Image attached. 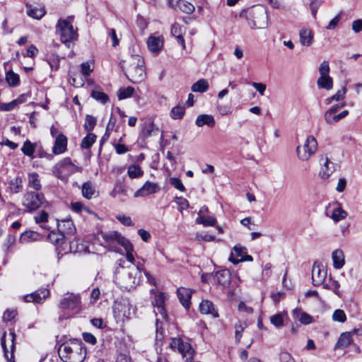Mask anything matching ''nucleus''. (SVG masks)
I'll return each instance as SVG.
<instances>
[{
  "label": "nucleus",
  "mask_w": 362,
  "mask_h": 362,
  "mask_svg": "<svg viewBox=\"0 0 362 362\" xmlns=\"http://www.w3.org/2000/svg\"><path fill=\"white\" fill-rule=\"evenodd\" d=\"M35 146L34 144L29 141H26L22 147V151L25 155L32 156L35 152Z\"/></svg>",
  "instance_id": "864d4df0"
},
{
  "label": "nucleus",
  "mask_w": 362,
  "mask_h": 362,
  "mask_svg": "<svg viewBox=\"0 0 362 362\" xmlns=\"http://www.w3.org/2000/svg\"><path fill=\"white\" fill-rule=\"evenodd\" d=\"M34 236H36V234L32 231H27L21 234L20 237V242L22 243L29 242L31 240H34Z\"/></svg>",
  "instance_id": "e2e57ef3"
},
{
  "label": "nucleus",
  "mask_w": 362,
  "mask_h": 362,
  "mask_svg": "<svg viewBox=\"0 0 362 362\" xmlns=\"http://www.w3.org/2000/svg\"><path fill=\"white\" fill-rule=\"evenodd\" d=\"M93 67L91 66L90 62H83L81 64V71L83 76L86 77L90 76V74L93 72Z\"/></svg>",
  "instance_id": "6e6d98bb"
},
{
  "label": "nucleus",
  "mask_w": 362,
  "mask_h": 362,
  "mask_svg": "<svg viewBox=\"0 0 362 362\" xmlns=\"http://www.w3.org/2000/svg\"><path fill=\"white\" fill-rule=\"evenodd\" d=\"M58 353L64 362H83L86 349L81 341L74 340L63 343Z\"/></svg>",
  "instance_id": "7ed1b4c3"
},
{
  "label": "nucleus",
  "mask_w": 362,
  "mask_h": 362,
  "mask_svg": "<svg viewBox=\"0 0 362 362\" xmlns=\"http://www.w3.org/2000/svg\"><path fill=\"white\" fill-rule=\"evenodd\" d=\"M96 123V117L90 115H87L86 116L83 127L88 132L87 136H96L94 134L90 133L94 129Z\"/></svg>",
  "instance_id": "c9c22d12"
},
{
  "label": "nucleus",
  "mask_w": 362,
  "mask_h": 362,
  "mask_svg": "<svg viewBox=\"0 0 362 362\" xmlns=\"http://www.w3.org/2000/svg\"><path fill=\"white\" fill-rule=\"evenodd\" d=\"M117 219L124 226H131L134 224L130 216L125 215H117Z\"/></svg>",
  "instance_id": "338daca9"
},
{
  "label": "nucleus",
  "mask_w": 362,
  "mask_h": 362,
  "mask_svg": "<svg viewBox=\"0 0 362 362\" xmlns=\"http://www.w3.org/2000/svg\"><path fill=\"white\" fill-rule=\"evenodd\" d=\"M324 287L332 290L335 294H337L338 296H341V293L339 291L340 284L338 281H332L329 284H325Z\"/></svg>",
  "instance_id": "4d7b16f0"
},
{
  "label": "nucleus",
  "mask_w": 362,
  "mask_h": 362,
  "mask_svg": "<svg viewBox=\"0 0 362 362\" xmlns=\"http://www.w3.org/2000/svg\"><path fill=\"white\" fill-rule=\"evenodd\" d=\"M209 88V83L206 79H199L191 88L193 92L204 93Z\"/></svg>",
  "instance_id": "ea45409f"
},
{
  "label": "nucleus",
  "mask_w": 362,
  "mask_h": 362,
  "mask_svg": "<svg viewBox=\"0 0 362 362\" xmlns=\"http://www.w3.org/2000/svg\"><path fill=\"white\" fill-rule=\"evenodd\" d=\"M240 17H245L248 19L249 16L252 17V25L253 28H262L267 24V22L264 21L261 23L259 20V16L263 19L267 18V11L263 8H258L257 9H252L250 11H243L240 14Z\"/></svg>",
  "instance_id": "9b49d317"
},
{
  "label": "nucleus",
  "mask_w": 362,
  "mask_h": 362,
  "mask_svg": "<svg viewBox=\"0 0 362 362\" xmlns=\"http://www.w3.org/2000/svg\"><path fill=\"white\" fill-rule=\"evenodd\" d=\"M319 72L320 76L317 81V85L319 88H324L327 90L333 87L332 78L329 76V65L328 62L324 61L320 66Z\"/></svg>",
  "instance_id": "9d476101"
},
{
  "label": "nucleus",
  "mask_w": 362,
  "mask_h": 362,
  "mask_svg": "<svg viewBox=\"0 0 362 362\" xmlns=\"http://www.w3.org/2000/svg\"><path fill=\"white\" fill-rule=\"evenodd\" d=\"M214 279L223 287H226L230 283V274L228 270L218 271L215 274Z\"/></svg>",
  "instance_id": "393cba45"
},
{
  "label": "nucleus",
  "mask_w": 362,
  "mask_h": 362,
  "mask_svg": "<svg viewBox=\"0 0 362 362\" xmlns=\"http://www.w3.org/2000/svg\"><path fill=\"white\" fill-rule=\"evenodd\" d=\"M318 144L315 137H303L296 148V153L298 158L306 161L315 153L317 150Z\"/></svg>",
  "instance_id": "0eeeda50"
},
{
  "label": "nucleus",
  "mask_w": 362,
  "mask_h": 362,
  "mask_svg": "<svg viewBox=\"0 0 362 362\" xmlns=\"http://www.w3.org/2000/svg\"><path fill=\"white\" fill-rule=\"evenodd\" d=\"M293 318L300 321L302 324L309 325L313 322V317L305 312H302L300 309H294L292 313Z\"/></svg>",
  "instance_id": "c85d7f7f"
},
{
  "label": "nucleus",
  "mask_w": 362,
  "mask_h": 362,
  "mask_svg": "<svg viewBox=\"0 0 362 362\" xmlns=\"http://www.w3.org/2000/svg\"><path fill=\"white\" fill-rule=\"evenodd\" d=\"M143 132L148 136H157L158 134H163V132L151 122L146 123L143 129Z\"/></svg>",
  "instance_id": "473e14b6"
},
{
  "label": "nucleus",
  "mask_w": 362,
  "mask_h": 362,
  "mask_svg": "<svg viewBox=\"0 0 362 362\" xmlns=\"http://www.w3.org/2000/svg\"><path fill=\"white\" fill-rule=\"evenodd\" d=\"M127 78L133 83H139L144 81L146 71L144 60L139 54L131 55L127 60L120 62Z\"/></svg>",
  "instance_id": "f03ea898"
},
{
  "label": "nucleus",
  "mask_w": 362,
  "mask_h": 362,
  "mask_svg": "<svg viewBox=\"0 0 362 362\" xmlns=\"http://www.w3.org/2000/svg\"><path fill=\"white\" fill-rule=\"evenodd\" d=\"M28 187L33 188L36 191L40 190L42 185L37 173H31L28 177Z\"/></svg>",
  "instance_id": "72a5a7b5"
},
{
  "label": "nucleus",
  "mask_w": 362,
  "mask_h": 362,
  "mask_svg": "<svg viewBox=\"0 0 362 362\" xmlns=\"http://www.w3.org/2000/svg\"><path fill=\"white\" fill-rule=\"evenodd\" d=\"M91 97L103 104L106 103L109 100V98L107 94L98 90H93L91 92Z\"/></svg>",
  "instance_id": "09e8293b"
},
{
  "label": "nucleus",
  "mask_w": 362,
  "mask_h": 362,
  "mask_svg": "<svg viewBox=\"0 0 362 362\" xmlns=\"http://www.w3.org/2000/svg\"><path fill=\"white\" fill-rule=\"evenodd\" d=\"M116 118L111 115L107 125L106 127L105 136H110L112 133H117L119 127H115Z\"/></svg>",
  "instance_id": "c03bdc74"
},
{
  "label": "nucleus",
  "mask_w": 362,
  "mask_h": 362,
  "mask_svg": "<svg viewBox=\"0 0 362 362\" xmlns=\"http://www.w3.org/2000/svg\"><path fill=\"white\" fill-rule=\"evenodd\" d=\"M67 147L66 137H56V140L52 148V152L59 155L66 151Z\"/></svg>",
  "instance_id": "c756f323"
},
{
  "label": "nucleus",
  "mask_w": 362,
  "mask_h": 362,
  "mask_svg": "<svg viewBox=\"0 0 362 362\" xmlns=\"http://www.w3.org/2000/svg\"><path fill=\"white\" fill-rule=\"evenodd\" d=\"M327 276V270L324 265L320 262H315L312 270V280L314 286L322 284Z\"/></svg>",
  "instance_id": "ddd939ff"
},
{
  "label": "nucleus",
  "mask_w": 362,
  "mask_h": 362,
  "mask_svg": "<svg viewBox=\"0 0 362 362\" xmlns=\"http://www.w3.org/2000/svg\"><path fill=\"white\" fill-rule=\"evenodd\" d=\"M47 238L55 245H62L65 241V237L63 233L53 231L49 233Z\"/></svg>",
  "instance_id": "79ce46f5"
},
{
  "label": "nucleus",
  "mask_w": 362,
  "mask_h": 362,
  "mask_svg": "<svg viewBox=\"0 0 362 362\" xmlns=\"http://www.w3.org/2000/svg\"><path fill=\"white\" fill-rule=\"evenodd\" d=\"M300 42L302 45L310 47L313 42V34L308 28H302L299 33Z\"/></svg>",
  "instance_id": "a878e982"
},
{
  "label": "nucleus",
  "mask_w": 362,
  "mask_h": 362,
  "mask_svg": "<svg viewBox=\"0 0 362 362\" xmlns=\"http://www.w3.org/2000/svg\"><path fill=\"white\" fill-rule=\"evenodd\" d=\"M134 92L133 87L129 86L127 88H120L117 92V97L119 100H124L131 97Z\"/></svg>",
  "instance_id": "49530a36"
},
{
  "label": "nucleus",
  "mask_w": 362,
  "mask_h": 362,
  "mask_svg": "<svg viewBox=\"0 0 362 362\" xmlns=\"http://www.w3.org/2000/svg\"><path fill=\"white\" fill-rule=\"evenodd\" d=\"M184 33H185V30L177 23H175L172 25L171 34L174 37H176L180 36V35H183Z\"/></svg>",
  "instance_id": "bf43d9fd"
},
{
  "label": "nucleus",
  "mask_w": 362,
  "mask_h": 362,
  "mask_svg": "<svg viewBox=\"0 0 362 362\" xmlns=\"http://www.w3.org/2000/svg\"><path fill=\"white\" fill-rule=\"evenodd\" d=\"M159 191V187L156 183L146 182L142 187L134 193V197H146L151 194L156 193Z\"/></svg>",
  "instance_id": "f3484780"
},
{
  "label": "nucleus",
  "mask_w": 362,
  "mask_h": 362,
  "mask_svg": "<svg viewBox=\"0 0 362 362\" xmlns=\"http://www.w3.org/2000/svg\"><path fill=\"white\" fill-rule=\"evenodd\" d=\"M73 16H69L66 19H59L56 25V33L59 36L60 40L63 44L69 47L71 42L78 39V33L74 30L72 22Z\"/></svg>",
  "instance_id": "39448f33"
},
{
  "label": "nucleus",
  "mask_w": 362,
  "mask_h": 362,
  "mask_svg": "<svg viewBox=\"0 0 362 362\" xmlns=\"http://www.w3.org/2000/svg\"><path fill=\"white\" fill-rule=\"evenodd\" d=\"M333 260V266L335 269H339L343 267L345 264L344 252L341 250H335L332 254Z\"/></svg>",
  "instance_id": "7c9ffc66"
},
{
  "label": "nucleus",
  "mask_w": 362,
  "mask_h": 362,
  "mask_svg": "<svg viewBox=\"0 0 362 362\" xmlns=\"http://www.w3.org/2000/svg\"><path fill=\"white\" fill-rule=\"evenodd\" d=\"M175 6L178 7L184 13L188 14L193 13L194 11V5L187 1L179 2Z\"/></svg>",
  "instance_id": "3c124183"
},
{
  "label": "nucleus",
  "mask_w": 362,
  "mask_h": 362,
  "mask_svg": "<svg viewBox=\"0 0 362 362\" xmlns=\"http://www.w3.org/2000/svg\"><path fill=\"white\" fill-rule=\"evenodd\" d=\"M44 202L43 194L29 191L24 194L22 204L27 212H32L40 208Z\"/></svg>",
  "instance_id": "1a4fd4ad"
},
{
  "label": "nucleus",
  "mask_w": 362,
  "mask_h": 362,
  "mask_svg": "<svg viewBox=\"0 0 362 362\" xmlns=\"http://www.w3.org/2000/svg\"><path fill=\"white\" fill-rule=\"evenodd\" d=\"M147 45L151 52L158 54L163 46V38L162 36L151 35L148 38Z\"/></svg>",
  "instance_id": "6ab92c4d"
},
{
  "label": "nucleus",
  "mask_w": 362,
  "mask_h": 362,
  "mask_svg": "<svg viewBox=\"0 0 362 362\" xmlns=\"http://www.w3.org/2000/svg\"><path fill=\"white\" fill-rule=\"evenodd\" d=\"M17 315L16 310H6L3 315V320L5 322H8L12 320L15 318L16 315Z\"/></svg>",
  "instance_id": "69168bd1"
},
{
  "label": "nucleus",
  "mask_w": 362,
  "mask_h": 362,
  "mask_svg": "<svg viewBox=\"0 0 362 362\" xmlns=\"http://www.w3.org/2000/svg\"><path fill=\"white\" fill-rule=\"evenodd\" d=\"M71 206V209L76 213H81L83 211L90 212L88 209L80 202H72Z\"/></svg>",
  "instance_id": "5fc2aeb1"
},
{
  "label": "nucleus",
  "mask_w": 362,
  "mask_h": 362,
  "mask_svg": "<svg viewBox=\"0 0 362 362\" xmlns=\"http://www.w3.org/2000/svg\"><path fill=\"white\" fill-rule=\"evenodd\" d=\"M320 169L319 177L320 179L327 180L336 170L337 165L333 163L327 155L322 156L320 158Z\"/></svg>",
  "instance_id": "f8f14e48"
},
{
  "label": "nucleus",
  "mask_w": 362,
  "mask_h": 362,
  "mask_svg": "<svg viewBox=\"0 0 362 362\" xmlns=\"http://www.w3.org/2000/svg\"><path fill=\"white\" fill-rule=\"evenodd\" d=\"M117 243L122 246L126 251V258L127 259L131 262L133 265L135 264V259L134 256V247L132 244L126 239L124 237L122 236L119 238Z\"/></svg>",
  "instance_id": "aec40b11"
},
{
  "label": "nucleus",
  "mask_w": 362,
  "mask_h": 362,
  "mask_svg": "<svg viewBox=\"0 0 362 362\" xmlns=\"http://www.w3.org/2000/svg\"><path fill=\"white\" fill-rule=\"evenodd\" d=\"M59 308L64 312V318H69L81 310V296L74 293H65L58 304Z\"/></svg>",
  "instance_id": "20e7f679"
},
{
  "label": "nucleus",
  "mask_w": 362,
  "mask_h": 362,
  "mask_svg": "<svg viewBox=\"0 0 362 362\" xmlns=\"http://www.w3.org/2000/svg\"><path fill=\"white\" fill-rule=\"evenodd\" d=\"M214 123V117L210 115H200L196 119V124L199 127H202L204 124L209 127H213Z\"/></svg>",
  "instance_id": "f704fd0d"
},
{
  "label": "nucleus",
  "mask_w": 362,
  "mask_h": 362,
  "mask_svg": "<svg viewBox=\"0 0 362 362\" xmlns=\"http://www.w3.org/2000/svg\"><path fill=\"white\" fill-rule=\"evenodd\" d=\"M167 296L164 293H159L155 296L154 305L157 308V310H155V313L156 315L160 314V316L166 319L167 314L164 308V303L166 300Z\"/></svg>",
  "instance_id": "412c9836"
},
{
  "label": "nucleus",
  "mask_w": 362,
  "mask_h": 362,
  "mask_svg": "<svg viewBox=\"0 0 362 362\" xmlns=\"http://www.w3.org/2000/svg\"><path fill=\"white\" fill-rule=\"evenodd\" d=\"M185 113V107L183 106H175L174 107L171 112L170 115L174 119H180L182 117Z\"/></svg>",
  "instance_id": "603ef678"
},
{
  "label": "nucleus",
  "mask_w": 362,
  "mask_h": 362,
  "mask_svg": "<svg viewBox=\"0 0 362 362\" xmlns=\"http://www.w3.org/2000/svg\"><path fill=\"white\" fill-rule=\"evenodd\" d=\"M81 168L72 163L70 158H64L54 165L52 169L53 175L59 180L66 182L72 174L81 172Z\"/></svg>",
  "instance_id": "423d86ee"
},
{
  "label": "nucleus",
  "mask_w": 362,
  "mask_h": 362,
  "mask_svg": "<svg viewBox=\"0 0 362 362\" xmlns=\"http://www.w3.org/2000/svg\"><path fill=\"white\" fill-rule=\"evenodd\" d=\"M199 311L204 315H211L214 318L218 317V311L216 310L213 303L208 300H202L200 303Z\"/></svg>",
  "instance_id": "5701e85b"
},
{
  "label": "nucleus",
  "mask_w": 362,
  "mask_h": 362,
  "mask_svg": "<svg viewBox=\"0 0 362 362\" xmlns=\"http://www.w3.org/2000/svg\"><path fill=\"white\" fill-rule=\"evenodd\" d=\"M144 172L140 167L136 165H132L128 167L127 174L131 178L139 177L143 175Z\"/></svg>",
  "instance_id": "de8ad7c7"
},
{
  "label": "nucleus",
  "mask_w": 362,
  "mask_h": 362,
  "mask_svg": "<svg viewBox=\"0 0 362 362\" xmlns=\"http://www.w3.org/2000/svg\"><path fill=\"white\" fill-rule=\"evenodd\" d=\"M247 254V249L240 245H236L233 249L229 260L235 264L244 261V257Z\"/></svg>",
  "instance_id": "a211bd4d"
},
{
  "label": "nucleus",
  "mask_w": 362,
  "mask_h": 362,
  "mask_svg": "<svg viewBox=\"0 0 362 362\" xmlns=\"http://www.w3.org/2000/svg\"><path fill=\"white\" fill-rule=\"evenodd\" d=\"M6 332H4L3 333V335L1 339V346L3 348V350H4V356L6 358L7 362H15L13 359V351L16 349L15 342H14V341L16 339V334H15L14 331H13V330L10 331V336H11V344H10L11 356H10V357L8 356V350L6 344Z\"/></svg>",
  "instance_id": "2eb2a0df"
},
{
  "label": "nucleus",
  "mask_w": 362,
  "mask_h": 362,
  "mask_svg": "<svg viewBox=\"0 0 362 362\" xmlns=\"http://www.w3.org/2000/svg\"><path fill=\"white\" fill-rule=\"evenodd\" d=\"M169 346L173 351H177L182 357L186 358V362H190L193 359L195 351L187 340L181 337L172 338Z\"/></svg>",
  "instance_id": "6e6552de"
},
{
  "label": "nucleus",
  "mask_w": 362,
  "mask_h": 362,
  "mask_svg": "<svg viewBox=\"0 0 362 362\" xmlns=\"http://www.w3.org/2000/svg\"><path fill=\"white\" fill-rule=\"evenodd\" d=\"M48 214L42 211L35 216V221L37 223H45L48 221Z\"/></svg>",
  "instance_id": "680f3d73"
},
{
  "label": "nucleus",
  "mask_w": 362,
  "mask_h": 362,
  "mask_svg": "<svg viewBox=\"0 0 362 362\" xmlns=\"http://www.w3.org/2000/svg\"><path fill=\"white\" fill-rule=\"evenodd\" d=\"M346 90L344 87L339 89L334 95L325 99L324 103L325 105H330L334 101H341L344 99Z\"/></svg>",
  "instance_id": "4c0bfd02"
},
{
  "label": "nucleus",
  "mask_w": 362,
  "mask_h": 362,
  "mask_svg": "<svg viewBox=\"0 0 362 362\" xmlns=\"http://www.w3.org/2000/svg\"><path fill=\"white\" fill-rule=\"evenodd\" d=\"M359 329H354L350 332H342L334 345V350L344 349L348 347L353 342V337L358 334Z\"/></svg>",
  "instance_id": "4468645a"
},
{
  "label": "nucleus",
  "mask_w": 362,
  "mask_h": 362,
  "mask_svg": "<svg viewBox=\"0 0 362 362\" xmlns=\"http://www.w3.org/2000/svg\"><path fill=\"white\" fill-rule=\"evenodd\" d=\"M6 81L11 87L18 86L20 84V78L18 74L13 71H8L6 74Z\"/></svg>",
  "instance_id": "a19ab883"
},
{
  "label": "nucleus",
  "mask_w": 362,
  "mask_h": 362,
  "mask_svg": "<svg viewBox=\"0 0 362 362\" xmlns=\"http://www.w3.org/2000/svg\"><path fill=\"white\" fill-rule=\"evenodd\" d=\"M284 313H279L270 317L271 323L277 328L284 326Z\"/></svg>",
  "instance_id": "a18cd8bd"
},
{
  "label": "nucleus",
  "mask_w": 362,
  "mask_h": 362,
  "mask_svg": "<svg viewBox=\"0 0 362 362\" xmlns=\"http://www.w3.org/2000/svg\"><path fill=\"white\" fill-rule=\"evenodd\" d=\"M81 192L83 197L88 199H92L98 194L94 185L90 181L83 184L81 187Z\"/></svg>",
  "instance_id": "cd10ccee"
},
{
  "label": "nucleus",
  "mask_w": 362,
  "mask_h": 362,
  "mask_svg": "<svg viewBox=\"0 0 362 362\" xmlns=\"http://www.w3.org/2000/svg\"><path fill=\"white\" fill-rule=\"evenodd\" d=\"M196 223L198 224H202L204 226H214L216 223V219L212 216H205L203 215L199 214L198 217L196 218Z\"/></svg>",
  "instance_id": "58836bf2"
},
{
  "label": "nucleus",
  "mask_w": 362,
  "mask_h": 362,
  "mask_svg": "<svg viewBox=\"0 0 362 362\" xmlns=\"http://www.w3.org/2000/svg\"><path fill=\"white\" fill-rule=\"evenodd\" d=\"M49 296L48 289H41L36 291L32 293L24 296L23 299L27 303H41L45 299Z\"/></svg>",
  "instance_id": "dca6fc26"
},
{
  "label": "nucleus",
  "mask_w": 362,
  "mask_h": 362,
  "mask_svg": "<svg viewBox=\"0 0 362 362\" xmlns=\"http://www.w3.org/2000/svg\"><path fill=\"white\" fill-rule=\"evenodd\" d=\"M169 182L175 189H178V190H180L181 192H185V187L183 185L182 181L179 178L170 177V180H169Z\"/></svg>",
  "instance_id": "13d9d810"
},
{
  "label": "nucleus",
  "mask_w": 362,
  "mask_h": 362,
  "mask_svg": "<svg viewBox=\"0 0 362 362\" xmlns=\"http://www.w3.org/2000/svg\"><path fill=\"white\" fill-rule=\"evenodd\" d=\"M134 266L116 269L115 281L120 288L130 290L140 284L141 267L139 264Z\"/></svg>",
  "instance_id": "f257e3e1"
},
{
  "label": "nucleus",
  "mask_w": 362,
  "mask_h": 362,
  "mask_svg": "<svg viewBox=\"0 0 362 362\" xmlns=\"http://www.w3.org/2000/svg\"><path fill=\"white\" fill-rule=\"evenodd\" d=\"M346 212L342 209L339 204H335L332 211L330 217L335 221H339L346 218Z\"/></svg>",
  "instance_id": "2f4dec72"
},
{
  "label": "nucleus",
  "mask_w": 362,
  "mask_h": 362,
  "mask_svg": "<svg viewBox=\"0 0 362 362\" xmlns=\"http://www.w3.org/2000/svg\"><path fill=\"white\" fill-rule=\"evenodd\" d=\"M246 327L245 323L238 322L235 325V339L237 341H240V338L242 337V334Z\"/></svg>",
  "instance_id": "052dcab7"
},
{
  "label": "nucleus",
  "mask_w": 362,
  "mask_h": 362,
  "mask_svg": "<svg viewBox=\"0 0 362 362\" xmlns=\"http://www.w3.org/2000/svg\"><path fill=\"white\" fill-rule=\"evenodd\" d=\"M102 236L107 244L111 245L115 243H117V241L121 237V235L116 231H111L109 233H103Z\"/></svg>",
  "instance_id": "37998d69"
},
{
  "label": "nucleus",
  "mask_w": 362,
  "mask_h": 362,
  "mask_svg": "<svg viewBox=\"0 0 362 362\" xmlns=\"http://www.w3.org/2000/svg\"><path fill=\"white\" fill-rule=\"evenodd\" d=\"M332 320L334 322L344 324L347 320L346 314L342 309H336L332 315Z\"/></svg>",
  "instance_id": "e433bc0d"
},
{
  "label": "nucleus",
  "mask_w": 362,
  "mask_h": 362,
  "mask_svg": "<svg viewBox=\"0 0 362 362\" xmlns=\"http://www.w3.org/2000/svg\"><path fill=\"white\" fill-rule=\"evenodd\" d=\"M27 14L35 19L42 18L46 13L45 9L42 6H33L32 5H26Z\"/></svg>",
  "instance_id": "bb28decb"
},
{
  "label": "nucleus",
  "mask_w": 362,
  "mask_h": 362,
  "mask_svg": "<svg viewBox=\"0 0 362 362\" xmlns=\"http://www.w3.org/2000/svg\"><path fill=\"white\" fill-rule=\"evenodd\" d=\"M349 114L348 110H343L340 113L334 112L332 110H328L325 113V119L327 124H332L338 122L341 119L346 117Z\"/></svg>",
  "instance_id": "4be33fe9"
},
{
  "label": "nucleus",
  "mask_w": 362,
  "mask_h": 362,
  "mask_svg": "<svg viewBox=\"0 0 362 362\" xmlns=\"http://www.w3.org/2000/svg\"><path fill=\"white\" fill-rule=\"evenodd\" d=\"M22 187V180L21 177H17L11 180L9 188L13 193H18Z\"/></svg>",
  "instance_id": "8fccbe9b"
},
{
  "label": "nucleus",
  "mask_w": 362,
  "mask_h": 362,
  "mask_svg": "<svg viewBox=\"0 0 362 362\" xmlns=\"http://www.w3.org/2000/svg\"><path fill=\"white\" fill-rule=\"evenodd\" d=\"M116 362H132V360L127 353L121 352L117 356Z\"/></svg>",
  "instance_id": "774afa93"
},
{
  "label": "nucleus",
  "mask_w": 362,
  "mask_h": 362,
  "mask_svg": "<svg viewBox=\"0 0 362 362\" xmlns=\"http://www.w3.org/2000/svg\"><path fill=\"white\" fill-rule=\"evenodd\" d=\"M195 239L198 241L211 242L215 240V237L208 233H197Z\"/></svg>",
  "instance_id": "0e129e2a"
},
{
  "label": "nucleus",
  "mask_w": 362,
  "mask_h": 362,
  "mask_svg": "<svg viewBox=\"0 0 362 362\" xmlns=\"http://www.w3.org/2000/svg\"><path fill=\"white\" fill-rule=\"evenodd\" d=\"M177 296L182 305L187 309L189 308L192 291L189 288L181 287L177 289Z\"/></svg>",
  "instance_id": "b1692460"
}]
</instances>
